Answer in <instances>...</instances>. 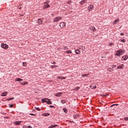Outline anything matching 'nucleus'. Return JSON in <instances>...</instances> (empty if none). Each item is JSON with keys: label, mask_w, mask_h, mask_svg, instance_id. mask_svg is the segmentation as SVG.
<instances>
[{"label": "nucleus", "mask_w": 128, "mask_h": 128, "mask_svg": "<svg viewBox=\"0 0 128 128\" xmlns=\"http://www.w3.org/2000/svg\"><path fill=\"white\" fill-rule=\"evenodd\" d=\"M68 47H66V46H63L62 48V50H68Z\"/></svg>", "instance_id": "2f4dec72"}, {"label": "nucleus", "mask_w": 128, "mask_h": 128, "mask_svg": "<svg viewBox=\"0 0 128 128\" xmlns=\"http://www.w3.org/2000/svg\"><path fill=\"white\" fill-rule=\"evenodd\" d=\"M50 114L49 113H44L42 114V116H50Z\"/></svg>", "instance_id": "aec40b11"}, {"label": "nucleus", "mask_w": 128, "mask_h": 128, "mask_svg": "<svg viewBox=\"0 0 128 128\" xmlns=\"http://www.w3.org/2000/svg\"><path fill=\"white\" fill-rule=\"evenodd\" d=\"M113 106H118V104H113Z\"/></svg>", "instance_id": "8fccbe9b"}, {"label": "nucleus", "mask_w": 128, "mask_h": 128, "mask_svg": "<svg viewBox=\"0 0 128 128\" xmlns=\"http://www.w3.org/2000/svg\"><path fill=\"white\" fill-rule=\"evenodd\" d=\"M56 64V62H52L53 64Z\"/></svg>", "instance_id": "09e8293b"}, {"label": "nucleus", "mask_w": 128, "mask_h": 128, "mask_svg": "<svg viewBox=\"0 0 128 128\" xmlns=\"http://www.w3.org/2000/svg\"><path fill=\"white\" fill-rule=\"evenodd\" d=\"M88 10L89 12H90V10H94V5H90L88 8Z\"/></svg>", "instance_id": "423d86ee"}, {"label": "nucleus", "mask_w": 128, "mask_h": 128, "mask_svg": "<svg viewBox=\"0 0 128 128\" xmlns=\"http://www.w3.org/2000/svg\"><path fill=\"white\" fill-rule=\"evenodd\" d=\"M60 20H62V17L58 16L53 19V22H58Z\"/></svg>", "instance_id": "7ed1b4c3"}, {"label": "nucleus", "mask_w": 128, "mask_h": 128, "mask_svg": "<svg viewBox=\"0 0 128 128\" xmlns=\"http://www.w3.org/2000/svg\"><path fill=\"white\" fill-rule=\"evenodd\" d=\"M14 107V105L12 104H10L9 106V108H13Z\"/></svg>", "instance_id": "37998d69"}, {"label": "nucleus", "mask_w": 128, "mask_h": 128, "mask_svg": "<svg viewBox=\"0 0 128 128\" xmlns=\"http://www.w3.org/2000/svg\"><path fill=\"white\" fill-rule=\"evenodd\" d=\"M75 52L76 54H80V50L78 49H77L76 50Z\"/></svg>", "instance_id": "a211bd4d"}, {"label": "nucleus", "mask_w": 128, "mask_h": 128, "mask_svg": "<svg viewBox=\"0 0 128 128\" xmlns=\"http://www.w3.org/2000/svg\"><path fill=\"white\" fill-rule=\"evenodd\" d=\"M22 64H23V66H26V62H23Z\"/></svg>", "instance_id": "f704fd0d"}, {"label": "nucleus", "mask_w": 128, "mask_h": 128, "mask_svg": "<svg viewBox=\"0 0 128 128\" xmlns=\"http://www.w3.org/2000/svg\"><path fill=\"white\" fill-rule=\"evenodd\" d=\"M114 44L110 42V43L108 44V46H114Z\"/></svg>", "instance_id": "c9c22d12"}, {"label": "nucleus", "mask_w": 128, "mask_h": 128, "mask_svg": "<svg viewBox=\"0 0 128 128\" xmlns=\"http://www.w3.org/2000/svg\"><path fill=\"white\" fill-rule=\"evenodd\" d=\"M58 66L56 65H53L51 66L52 68H58Z\"/></svg>", "instance_id": "cd10ccee"}, {"label": "nucleus", "mask_w": 128, "mask_h": 128, "mask_svg": "<svg viewBox=\"0 0 128 128\" xmlns=\"http://www.w3.org/2000/svg\"><path fill=\"white\" fill-rule=\"evenodd\" d=\"M14 98H10L7 99L6 100H14Z\"/></svg>", "instance_id": "c85d7f7f"}, {"label": "nucleus", "mask_w": 128, "mask_h": 128, "mask_svg": "<svg viewBox=\"0 0 128 128\" xmlns=\"http://www.w3.org/2000/svg\"><path fill=\"white\" fill-rule=\"evenodd\" d=\"M86 2H88V0H82L80 2V4L82 6L83 4H86Z\"/></svg>", "instance_id": "9d476101"}, {"label": "nucleus", "mask_w": 128, "mask_h": 128, "mask_svg": "<svg viewBox=\"0 0 128 128\" xmlns=\"http://www.w3.org/2000/svg\"><path fill=\"white\" fill-rule=\"evenodd\" d=\"M7 94H8V92H2L1 94V96H6Z\"/></svg>", "instance_id": "2eb2a0df"}, {"label": "nucleus", "mask_w": 128, "mask_h": 128, "mask_svg": "<svg viewBox=\"0 0 128 128\" xmlns=\"http://www.w3.org/2000/svg\"><path fill=\"white\" fill-rule=\"evenodd\" d=\"M112 68H116V65H112Z\"/></svg>", "instance_id": "e433bc0d"}, {"label": "nucleus", "mask_w": 128, "mask_h": 128, "mask_svg": "<svg viewBox=\"0 0 128 128\" xmlns=\"http://www.w3.org/2000/svg\"><path fill=\"white\" fill-rule=\"evenodd\" d=\"M124 120H128V117L124 118Z\"/></svg>", "instance_id": "ea45409f"}, {"label": "nucleus", "mask_w": 128, "mask_h": 128, "mask_svg": "<svg viewBox=\"0 0 128 128\" xmlns=\"http://www.w3.org/2000/svg\"><path fill=\"white\" fill-rule=\"evenodd\" d=\"M44 100H46V104H52V101H50V99L45 98Z\"/></svg>", "instance_id": "39448f33"}, {"label": "nucleus", "mask_w": 128, "mask_h": 128, "mask_svg": "<svg viewBox=\"0 0 128 128\" xmlns=\"http://www.w3.org/2000/svg\"><path fill=\"white\" fill-rule=\"evenodd\" d=\"M50 3V1L46 0V2H44V4H48Z\"/></svg>", "instance_id": "72a5a7b5"}, {"label": "nucleus", "mask_w": 128, "mask_h": 128, "mask_svg": "<svg viewBox=\"0 0 128 128\" xmlns=\"http://www.w3.org/2000/svg\"><path fill=\"white\" fill-rule=\"evenodd\" d=\"M66 24L64 22H62L60 24V26L61 28H66Z\"/></svg>", "instance_id": "20e7f679"}, {"label": "nucleus", "mask_w": 128, "mask_h": 128, "mask_svg": "<svg viewBox=\"0 0 128 128\" xmlns=\"http://www.w3.org/2000/svg\"><path fill=\"white\" fill-rule=\"evenodd\" d=\"M90 30L92 32H96V28L94 26H91L90 28Z\"/></svg>", "instance_id": "4468645a"}, {"label": "nucleus", "mask_w": 128, "mask_h": 128, "mask_svg": "<svg viewBox=\"0 0 128 128\" xmlns=\"http://www.w3.org/2000/svg\"><path fill=\"white\" fill-rule=\"evenodd\" d=\"M4 118H8V116H4Z\"/></svg>", "instance_id": "3c124183"}, {"label": "nucleus", "mask_w": 128, "mask_h": 128, "mask_svg": "<svg viewBox=\"0 0 128 128\" xmlns=\"http://www.w3.org/2000/svg\"><path fill=\"white\" fill-rule=\"evenodd\" d=\"M15 80H16V82H20V84H22V86H24L25 84H28V82L26 81L22 82V81L23 80L20 78H16Z\"/></svg>", "instance_id": "f257e3e1"}, {"label": "nucleus", "mask_w": 128, "mask_h": 128, "mask_svg": "<svg viewBox=\"0 0 128 128\" xmlns=\"http://www.w3.org/2000/svg\"><path fill=\"white\" fill-rule=\"evenodd\" d=\"M128 58V56H124L122 57V60H126Z\"/></svg>", "instance_id": "9b49d317"}, {"label": "nucleus", "mask_w": 128, "mask_h": 128, "mask_svg": "<svg viewBox=\"0 0 128 128\" xmlns=\"http://www.w3.org/2000/svg\"><path fill=\"white\" fill-rule=\"evenodd\" d=\"M67 4H70L69 2H68Z\"/></svg>", "instance_id": "5fc2aeb1"}, {"label": "nucleus", "mask_w": 128, "mask_h": 128, "mask_svg": "<svg viewBox=\"0 0 128 128\" xmlns=\"http://www.w3.org/2000/svg\"><path fill=\"white\" fill-rule=\"evenodd\" d=\"M124 64H122V66H118L116 70H120V69L122 70L124 68Z\"/></svg>", "instance_id": "0eeeda50"}, {"label": "nucleus", "mask_w": 128, "mask_h": 128, "mask_svg": "<svg viewBox=\"0 0 128 128\" xmlns=\"http://www.w3.org/2000/svg\"><path fill=\"white\" fill-rule=\"evenodd\" d=\"M50 6L49 4H47L46 5L44 6L43 9L45 10V8H50Z\"/></svg>", "instance_id": "f3484780"}, {"label": "nucleus", "mask_w": 128, "mask_h": 128, "mask_svg": "<svg viewBox=\"0 0 128 128\" xmlns=\"http://www.w3.org/2000/svg\"><path fill=\"white\" fill-rule=\"evenodd\" d=\"M65 52H66V54H72V52L71 50H66Z\"/></svg>", "instance_id": "5701e85b"}, {"label": "nucleus", "mask_w": 128, "mask_h": 128, "mask_svg": "<svg viewBox=\"0 0 128 128\" xmlns=\"http://www.w3.org/2000/svg\"><path fill=\"white\" fill-rule=\"evenodd\" d=\"M62 92H58L55 94L56 96H62Z\"/></svg>", "instance_id": "dca6fc26"}, {"label": "nucleus", "mask_w": 128, "mask_h": 128, "mask_svg": "<svg viewBox=\"0 0 128 128\" xmlns=\"http://www.w3.org/2000/svg\"><path fill=\"white\" fill-rule=\"evenodd\" d=\"M80 86H77L76 88H74L75 90H80Z\"/></svg>", "instance_id": "c756f323"}, {"label": "nucleus", "mask_w": 128, "mask_h": 128, "mask_svg": "<svg viewBox=\"0 0 128 128\" xmlns=\"http://www.w3.org/2000/svg\"><path fill=\"white\" fill-rule=\"evenodd\" d=\"M14 124L16 126H18L22 124V121H16Z\"/></svg>", "instance_id": "ddd939ff"}, {"label": "nucleus", "mask_w": 128, "mask_h": 128, "mask_svg": "<svg viewBox=\"0 0 128 128\" xmlns=\"http://www.w3.org/2000/svg\"><path fill=\"white\" fill-rule=\"evenodd\" d=\"M1 48H4V50H6L7 48H8V45L6 44L2 43L1 44Z\"/></svg>", "instance_id": "f03ea898"}, {"label": "nucleus", "mask_w": 128, "mask_h": 128, "mask_svg": "<svg viewBox=\"0 0 128 128\" xmlns=\"http://www.w3.org/2000/svg\"><path fill=\"white\" fill-rule=\"evenodd\" d=\"M49 108H54V106L50 105V106H49Z\"/></svg>", "instance_id": "a19ab883"}, {"label": "nucleus", "mask_w": 128, "mask_h": 128, "mask_svg": "<svg viewBox=\"0 0 128 128\" xmlns=\"http://www.w3.org/2000/svg\"><path fill=\"white\" fill-rule=\"evenodd\" d=\"M63 110L65 114H68V110L66 108H64Z\"/></svg>", "instance_id": "393cba45"}, {"label": "nucleus", "mask_w": 128, "mask_h": 128, "mask_svg": "<svg viewBox=\"0 0 128 128\" xmlns=\"http://www.w3.org/2000/svg\"><path fill=\"white\" fill-rule=\"evenodd\" d=\"M120 22V19H116L115 20H114L113 24H116V22Z\"/></svg>", "instance_id": "412c9836"}, {"label": "nucleus", "mask_w": 128, "mask_h": 128, "mask_svg": "<svg viewBox=\"0 0 128 128\" xmlns=\"http://www.w3.org/2000/svg\"><path fill=\"white\" fill-rule=\"evenodd\" d=\"M90 88L94 89L96 88V84H93L90 86Z\"/></svg>", "instance_id": "f8f14e48"}, {"label": "nucleus", "mask_w": 128, "mask_h": 128, "mask_svg": "<svg viewBox=\"0 0 128 128\" xmlns=\"http://www.w3.org/2000/svg\"><path fill=\"white\" fill-rule=\"evenodd\" d=\"M35 108H36L37 110H38V111L40 110V109L38 108L35 107Z\"/></svg>", "instance_id": "79ce46f5"}, {"label": "nucleus", "mask_w": 128, "mask_h": 128, "mask_svg": "<svg viewBox=\"0 0 128 128\" xmlns=\"http://www.w3.org/2000/svg\"><path fill=\"white\" fill-rule=\"evenodd\" d=\"M61 80H66V77H62Z\"/></svg>", "instance_id": "49530a36"}, {"label": "nucleus", "mask_w": 128, "mask_h": 128, "mask_svg": "<svg viewBox=\"0 0 128 128\" xmlns=\"http://www.w3.org/2000/svg\"><path fill=\"white\" fill-rule=\"evenodd\" d=\"M80 50H82V52H84V50H86V47L84 46H81L80 48Z\"/></svg>", "instance_id": "6ab92c4d"}, {"label": "nucleus", "mask_w": 128, "mask_h": 128, "mask_svg": "<svg viewBox=\"0 0 128 128\" xmlns=\"http://www.w3.org/2000/svg\"><path fill=\"white\" fill-rule=\"evenodd\" d=\"M42 102H46V100L42 99Z\"/></svg>", "instance_id": "7c9ffc66"}, {"label": "nucleus", "mask_w": 128, "mask_h": 128, "mask_svg": "<svg viewBox=\"0 0 128 128\" xmlns=\"http://www.w3.org/2000/svg\"><path fill=\"white\" fill-rule=\"evenodd\" d=\"M120 42H126V40L124 39H123L121 40Z\"/></svg>", "instance_id": "58836bf2"}, {"label": "nucleus", "mask_w": 128, "mask_h": 128, "mask_svg": "<svg viewBox=\"0 0 128 128\" xmlns=\"http://www.w3.org/2000/svg\"><path fill=\"white\" fill-rule=\"evenodd\" d=\"M36 114H30V116H36Z\"/></svg>", "instance_id": "a18cd8bd"}, {"label": "nucleus", "mask_w": 128, "mask_h": 128, "mask_svg": "<svg viewBox=\"0 0 128 128\" xmlns=\"http://www.w3.org/2000/svg\"><path fill=\"white\" fill-rule=\"evenodd\" d=\"M102 58H104V56H102Z\"/></svg>", "instance_id": "864d4df0"}, {"label": "nucleus", "mask_w": 128, "mask_h": 128, "mask_svg": "<svg viewBox=\"0 0 128 128\" xmlns=\"http://www.w3.org/2000/svg\"><path fill=\"white\" fill-rule=\"evenodd\" d=\"M82 78L84 77V76H88V74H83L82 75Z\"/></svg>", "instance_id": "473e14b6"}, {"label": "nucleus", "mask_w": 128, "mask_h": 128, "mask_svg": "<svg viewBox=\"0 0 128 128\" xmlns=\"http://www.w3.org/2000/svg\"><path fill=\"white\" fill-rule=\"evenodd\" d=\"M108 70H109V72H112V70H114V69H112V68H109Z\"/></svg>", "instance_id": "4c0bfd02"}, {"label": "nucleus", "mask_w": 128, "mask_h": 128, "mask_svg": "<svg viewBox=\"0 0 128 128\" xmlns=\"http://www.w3.org/2000/svg\"><path fill=\"white\" fill-rule=\"evenodd\" d=\"M120 52V54H121V56L122 54H124V52H126V50H122V49H120L118 50Z\"/></svg>", "instance_id": "6e6552de"}, {"label": "nucleus", "mask_w": 128, "mask_h": 128, "mask_svg": "<svg viewBox=\"0 0 128 128\" xmlns=\"http://www.w3.org/2000/svg\"><path fill=\"white\" fill-rule=\"evenodd\" d=\"M26 128H32V126H26Z\"/></svg>", "instance_id": "c03bdc74"}, {"label": "nucleus", "mask_w": 128, "mask_h": 128, "mask_svg": "<svg viewBox=\"0 0 128 128\" xmlns=\"http://www.w3.org/2000/svg\"><path fill=\"white\" fill-rule=\"evenodd\" d=\"M56 126H58V125L55 124V125L50 126H48V128H56Z\"/></svg>", "instance_id": "4be33fe9"}, {"label": "nucleus", "mask_w": 128, "mask_h": 128, "mask_svg": "<svg viewBox=\"0 0 128 128\" xmlns=\"http://www.w3.org/2000/svg\"><path fill=\"white\" fill-rule=\"evenodd\" d=\"M115 56H120L122 55L120 54V52L119 50H117L116 54H115Z\"/></svg>", "instance_id": "1a4fd4ad"}, {"label": "nucleus", "mask_w": 128, "mask_h": 128, "mask_svg": "<svg viewBox=\"0 0 128 128\" xmlns=\"http://www.w3.org/2000/svg\"><path fill=\"white\" fill-rule=\"evenodd\" d=\"M124 34L122 32H121L120 34V36H124Z\"/></svg>", "instance_id": "de8ad7c7"}, {"label": "nucleus", "mask_w": 128, "mask_h": 128, "mask_svg": "<svg viewBox=\"0 0 128 128\" xmlns=\"http://www.w3.org/2000/svg\"><path fill=\"white\" fill-rule=\"evenodd\" d=\"M37 22L38 24H42V20L40 19H38Z\"/></svg>", "instance_id": "a878e982"}, {"label": "nucleus", "mask_w": 128, "mask_h": 128, "mask_svg": "<svg viewBox=\"0 0 128 128\" xmlns=\"http://www.w3.org/2000/svg\"><path fill=\"white\" fill-rule=\"evenodd\" d=\"M61 102L62 104H64L66 102V100H61Z\"/></svg>", "instance_id": "bb28decb"}, {"label": "nucleus", "mask_w": 128, "mask_h": 128, "mask_svg": "<svg viewBox=\"0 0 128 128\" xmlns=\"http://www.w3.org/2000/svg\"><path fill=\"white\" fill-rule=\"evenodd\" d=\"M79 116H80V115H78V114H76V115L73 116L74 118H75V119L78 118Z\"/></svg>", "instance_id": "b1692460"}, {"label": "nucleus", "mask_w": 128, "mask_h": 128, "mask_svg": "<svg viewBox=\"0 0 128 128\" xmlns=\"http://www.w3.org/2000/svg\"><path fill=\"white\" fill-rule=\"evenodd\" d=\"M112 106H114V104H112V105L110 106V108H112Z\"/></svg>", "instance_id": "603ef678"}]
</instances>
